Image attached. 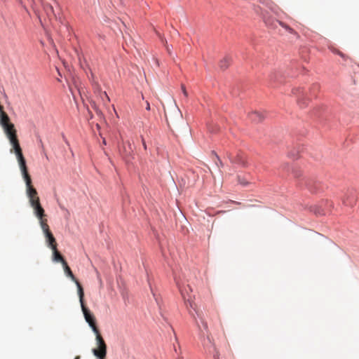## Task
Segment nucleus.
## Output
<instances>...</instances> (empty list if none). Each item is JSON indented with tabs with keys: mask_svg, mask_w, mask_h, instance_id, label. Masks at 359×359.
Returning <instances> with one entry per match:
<instances>
[{
	"mask_svg": "<svg viewBox=\"0 0 359 359\" xmlns=\"http://www.w3.org/2000/svg\"><path fill=\"white\" fill-rule=\"evenodd\" d=\"M79 297L84 318L95 334L96 344H102V342L104 341V340L101 336L100 330L96 325L94 316L90 313V310L84 304V292L83 287L80 286H79Z\"/></svg>",
	"mask_w": 359,
	"mask_h": 359,
	"instance_id": "obj_1",
	"label": "nucleus"
},
{
	"mask_svg": "<svg viewBox=\"0 0 359 359\" xmlns=\"http://www.w3.org/2000/svg\"><path fill=\"white\" fill-rule=\"evenodd\" d=\"M26 192L29 198L30 205L34 210V213L39 220L40 226H42V222L48 223L44 209L40 203L39 197L38 196V193L36 189L33 186L27 187L26 188Z\"/></svg>",
	"mask_w": 359,
	"mask_h": 359,
	"instance_id": "obj_2",
	"label": "nucleus"
},
{
	"mask_svg": "<svg viewBox=\"0 0 359 359\" xmlns=\"http://www.w3.org/2000/svg\"><path fill=\"white\" fill-rule=\"evenodd\" d=\"M13 152L15 153L16 158L18 159L22 177L26 184V188L32 187V179L28 172V169H27V167L26 165V161L22 154V151L21 147L14 149Z\"/></svg>",
	"mask_w": 359,
	"mask_h": 359,
	"instance_id": "obj_3",
	"label": "nucleus"
},
{
	"mask_svg": "<svg viewBox=\"0 0 359 359\" xmlns=\"http://www.w3.org/2000/svg\"><path fill=\"white\" fill-rule=\"evenodd\" d=\"M3 129L7 138L9 140L10 144L12 146L10 151L13 153L14 149L20 147V142L17 136V130L15 128L14 124L4 128Z\"/></svg>",
	"mask_w": 359,
	"mask_h": 359,
	"instance_id": "obj_4",
	"label": "nucleus"
},
{
	"mask_svg": "<svg viewBox=\"0 0 359 359\" xmlns=\"http://www.w3.org/2000/svg\"><path fill=\"white\" fill-rule=\"evenodd\" d=\"M292 94L297 97V102L299 107H305L309 102V98L307 97V93L302 88H294L292 91Z\"/></svg>",
	"mask_w": 359,
	"mask_h": 359,
	"instance_id": "obj_5",
	"label": "nucleus"
},
{
	"mask_svg": "<svg viewBox=\"0 0 359 359\" xmlns=\"http://www.w3.org/2000/svg\"><path fill=\"white\" fill-rule=\"evenodd\" d=\"M42 226H41L43 232L44 233V236L46 237V241L48 244V245L51 248L53 249V248H57V242L53 236V233H51L49 226L48 223H45L44 222H42Z\"/></svg>",
	"mask_w": 359,
	"mask_h": 359,
	"instance_id": "obj_6",
	"label": "nucleus"
},
{
	"mask_svg": "<svg viewBox=\"0 0 359 359\" xmlns=\"http://www.w3.org/2000/svg\"><path fill=\"white\" fill-rule=\"evenodd\" d=\"M93 353L98 359H104L107 355V345L105 341L97 344V348L93 349Z\"/></svg>",
	"mask_w": 359,
	"mask_h": 359,
	"instance_id": "obj_7",
	"label": "nucleus"
},
{
	"mask_svg": "<svg viewBox=\"0 0 359 359\" xmlns=\"http://www.w3.org/2000/svg\"><path fill=\"white\" fill-rule=\"evenodd\" d=\"M0 125L1 127L6 128L7 126H10L13 125V123H11L10 118L8 114L4 111V107L0 104Z\"/></svg>",
	"mask_w": 359,
	"mask_h": 359,
	"instance_id": "obj_8",
	"label": "nucleus"
},
{
	"mask_svg": "<svg viewBox=\"0 0 359 359\" xmlns=\"http://www.w3.org/2000/svg\"><path fill=\"white\" fill-rule=\"evenodd\" d=\"M42 4H43V9H44L48 18L50 20H52L53 18L57 19V14L55 11L53 5L48 4V3H43V2Z\"/></svg>",
	"mask_w": 359,
	"mask_h": 359,
	"instance_id": "obj_9",
	"label": "nucleus"
},
{
	"mask_svg": "<svg viewBox=\"0 0 359 359\" xmlns=\"http://www.w3.org/2000/svg\"><path fill=\"white\" fill-rule=\"evenodd\" d=\"M120 152L123 158H126L131 155L133 149L131 147V144L129 141H127L123 144Z\"/></svg>",
	"mask_w": 359,
	"mask_h": 359,
	"instance_id": "obj_10",
	"label": "nucleus"
},
{
	"mask_svg": "<svg viewBox=\"0 0 359 359\" xmlns=\"http://www.w3.org/2000/svg\"><path fill=\"white\" fill-rule=\"evenodd\" d=\"M65 273L66 275L69 277L76 285L77 289L79 290V286L82 287L80 283L78 281V280L75 278L74 275L73 274L71 269L68 266L67 262H65L62 265Z\"/></svg>",
	"mask_w": 359,
	"mask_h": 359,
	"instance_id": "obj_11",
	"label": "nucleus"
},
{
	"mask_svg": "<svg viewBox=\"0 0 359 359\" xmlns=\"http://www.w3.org/2000/svg\"><path fill=\"white\" fill-rule=\"evenodd\" d=\"M176 283L185 302H189L190 306L193 307V304L191 302L190 297L187 294L188 290L187 289V287H184L183 285L177 280H176Z\"/></svg>",
	"mask_w": 359,
	"mask_h": 359,
	"instance_id": "obj_12",
	"label": "nucleus"
},
{
	"mask_svg": "<svg viewBox=\"0 0 359 359\" xmlns=\"http://www.w3.org/2000/svg\"><path fill=\"white\" fill-rule=\"evenodd\" d=\"M53 259L56 262H61L63 265L65 262H67L62 255L58 252L57 248H53Z\"/></svg>",
	"mask_w": 359,
	"mask_h": 359,
	"instance_id": "obj_13",
	"label": "nucleus"
},
{
	"mask_svg": "<svg viewBox=\"0 0 359 359\" xmlns=\"http://www.w3.org/2000/svg\"><path fill=\"white\" fill-rule=\"evenodd\" d=\"M250 119L255 123H259L264 119L262 114L258 111H252L249 114Z\"/></svg>",
	"mask_w": 359,
	"mask_h": 359,
	"instance_id": "obj_14",
	"label": "nucleus"
},
{
	"mask_svg": "<svg viewBox=\"0 0 359 359\" xmlns=\"http://www.w3.org/2000/svg\"><path fill=\"white\" fill-rule=\"evenodd\" d=\"M231 62V57H229L228 56L224 57L219 62V67H220V68L222 69H226L229 66Z\"/></svg>",
	"mask_w": 359,
	"mask_h": 359,
	"instance_id": "obj_15",
	"label": "nucleus"
},
{
	"mask_svg": "<svg viewBox=\"0 0 359 359\" xmlns=\"http://www.w3.org/2000/svg\"><path fill=\"white\" fill-rule=\"evenodd\" d=\"M231 162L236 163L245 166L246 165V161L245 158L241 155H237L235 158L231 159Z\"/></svg>",
	"mask_w": 359,
	"mask_h": 359,
	"instance_id": "obj_16",
	"label": "nucleus"
},
{
	"mask_svg": "<svg viewBox=\"0 0 359 359\" xmlns=\"http://www.w3.org/2000/svg\"><path fill=\"white\" fill-rule=\"evenodd\" d=\"M95 89L96 91L99 92L101 93V97H102V99L104 100L103 99V97L104 98H106V100L107 102H109L110 101V99L108 96V95L107 94L106 92H102L101 90V88L100 86V85L97 83H95Z\"/></svg>",
	"mask_w": 359,
	"mask_h": 359,
	"instance_id": "obj_17",
	"label": "nucleus"
},
{
	"mask_svg": "<svg viewBox=\"0 0 359 359\" xmlns=\"http://www.w3.org/2000/svg\"><path fill=\"white\" fill-rule=\"evenodd\" d=\"M277 22L282 27H283L286 31H287L290 34H296V32L292 28L290 27L289 25H287V24H285V22H282V21H277Z\"/></svg>",
	"mask_w": 359,
	"mask_h": 359,
	"instance_id": "obj_18",
	"label": "nucleus"
},
{
	"mask_svg": "<svg viewBox=\"0 0 359 359\" xmlns=\"http://www.w3.org/2000/svg\"><path fill=\"white\" fill-rule=\"evenodd\" d=\"M277 22L282 27H283L286 31H287L290 34H296V32L292 28L290 27L289 25H287V24H285V22H282V21H277Z\"/></svg>",
	"mask_w": 359,
	"mask_h": 359,
	"instance_id": "obj_19",
	"label": "nucleus"
},
{
	"mask_svg": "<svg viewBox=\"0 0 359 359\" xmlns=\"http://www.w3.org/2000/svg\"><path fill=\"white\" fill-rule=\"evenodd\" d=\"M237 178H238V183H239L240 184L243 185V186H247V185L249 184V182H248V180H245V178H243V177H241V176H239V175L237 177Z\"/></svg>",
	"mask_w": 359,
	"mask_h": 359,
	"instance_id": "obj_20",
	"label": "nucleus"
},
{
	"mask_svg": "<svg viewBox=\"0 0 359 359\" xmlns=\"http://www.w3.org/2000/svg\"><path fill=\"white\" fill-rule=\"evenodd\" d=\"M181 89H182V91L183 95H184V97L187 98L188 97V93H187V91L186 90L185 86L182 84L181 85Z\"/></svg>",
	"mask_w": 359,
	"mask_h": 359,
	"instance_id": "obj_21",
	"label": "nucleus"
},
{
	"mask_svg": "<svg viewBox=\"0 0 359 359\" xmlns=\"http://www.w3.org/2000/svg\"><path fill=\"white\" fill-rule=\"evenodd\" d=\"M214 359H219V355L217 350H215V353L213 355Z\"/></svg>",
	"mask_w": 359,
	"mask_h": 359,
	"instance_id": "obj_22",
	"label": "nucleus"
},
{
	"mask_svg": "<svg viewBox=\"0 0 359 359\" xmlns=\"http://www.w3.org/2000/svg\"><path fill=\"white\" fill-rule=\"evenodd\" d=\"M215 158H216V159L217 160V161H216V162H215V163H216V164L217 165V163H218V162H219V163L222 165V163L221 160L219 158L218 156H217V155H216V154H215Z\"/></svg>",
	"mask_w": 359,
	"mask_h": 359,
	"instance_id": "obj_23",
	"label": "nucleus"
},
{
	"mask_svg": "<svg viewBox=\"0 0 359 359\" xmlns=\"http://www.w3.org/2000/svg\"><path fill=\"white\" fill-rule=\"evenodd\" d=\"M142 146H143L144 149L146 150L147 147L146 142L143 138H142Z\"/></svg>",
	"mask_w": 359,
	"mask_h": 359,
	"instance_id": "obj_24",
	"label": "nucleus"
},
{
	"mask_svg": "<svg viewBox=\"0 0 359 359\" xmlns=\"http://www.w3.org/2000/svg\"><path fill=\"white\" fill-rule=\"evenodd\" d=\"M146 109L147 110H150V104H149V102H147V101Z\"/></svg>",
	"mask_w": 359,
	"mask_h": 359,
	"instance_id": "obj_25",
	"label": "nucleus"
},
{
	"mask_svg": "<svg viewBox=\"0 0 359 359\" xmlns=\"http://www.w3.org/2000/svg\"><path fill=\"white\" fill-rule=\"evenodd\" d=\"M270 78H271V80L275 81V80H276L275 74H272L270 76Z\"/></svg>",
	"mask_w": 359,
	"mask_h": 359,
	"instance_id": "obj_26",
	"label": "nucleus"
},
{
	"mask_svg": "<svg viewBox=\"0 0 359 359\" xmlns=\"http://www.w3.org/2000/svg\"><path fill=\"white\" fill-rule=\"evenodd\" d=\"M343 203L345 204V205H349V203L345 200V199H343Z\"/></svg>",
	"mask_w": 359,
	"mask_h": 359,
	"instance_id": "obj_27",
	"label": "nucleus"
},
{
	"mask_svg": "<svg viewBox=\"0 0 359 359\" xmlns=\"http://www.w3.org/2000/svg\"><path fill=\"white\" fill-rule=\"evenodd\" d=\"M53 2H54V4H55L56 6L59 7L57 2L55 0H53Z\"/></svg>",
	"mask_w": 359,
	"mask_h": 359,
	"instance_id": "obj_28",
	"label": "nucleus"
},
{
	"mask_svg": "<svg viewBox=\"0 0 359 359\" xmlns=\"http://www.w3.org/2000/svg\"><path fill=\"white\" fill-rule=\"evenodd\" d=\"M187 288H188V290H190L191 292L192 291V290H191V287H190L189 285H187Z\"/></svg>",
	"mask_w": 359,
	"mask_h": 359,
	"instance_id": "obj_29",
	"label": "nucleus"
},
{
	"mask_svg": "<svg viewBox=\"0 0 359 359\" xmlns=\"http://www.w3.org/2000/svg\"><path fill=\"white\" fill-rule=\"evenodd\" d=\"M102 142H103V144H106V140H105V139H104V138L103 139Z\"/></svg>",
	"mask_w": 359,
	"mask_h": 359,
	"instance_id": "obj_30",
	"label": "nucleus"
},
{
	"mask_svg": "<svg viewBox=\"0 0 359 359\" xmlns=\"http://www.w3.org/2000/svg\"><path fill=\"white\" fill-rule=\"evenodd\" d=\"M74 359H80V356H79V355H77V356H76V357H75V358H74Z\"/></svg>",
	"mask_w": 359,
	"mask_h": 359,
	"instance_id": "obj_31",
	"label": "nucleus"
},
{
	"mask_svg": "<svg viewBox=\"0 0 359 359\" xmlns=\"http://www.w3.org/2000/svg\"><path fill=\"white\" fill-rule=\"evenodd\" d=\"M339 54L341 57H343V56H344V55H343V54H342L341 53H339Z\"/></svg>",
	"mask_w": 359,
	"mask_h": 359,
	"instance_id": "obj_32",
	"label": "nucleus"
},
{
	"mask_svg": "<svg viewBox=\"0 0 359 359\" xmlns=\"http://www.w3.org/2000/svg\"><path fill=\"white\" fill-rule=\"evenodd\" d=\"M265 23H266V25H269V22H268V21H266V20L265 21Z\"/></svg>",
	"mask_w": 359,
	"mask_h": 359,
	"instance_id": "obj_33",
	"label": "nucleus"
},
{
	"mask_svg": "<svg viewBox=\"0 0 359 359\" xmlns=\"http://www.w3.org/2000/svg\"><path fill=\"white\" fill-rule=\"evenodd\" d=\"M178 359H182L181 358H179Z\"/></svg>",
	"mask_w": 359,
	"mask_h": 359,
	"instance_id": "obj_34",
	"label": "nucleus"
}]
</instances>
